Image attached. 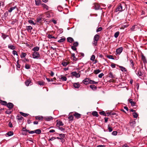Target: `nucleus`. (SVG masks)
<instances>
[{
    "label": "nucleus",
    "instance_id": "f257e3e1",
    "mask_svg": "<svg viewBox=\"0 0 147 147\" xmlns=\"http://www.w3.org/2000/svg\"><path fill=\"white\" fill-rule=\"evenodd\" d=\"M82 82L85 84H96L97 82H95L92 80H90L88 78H86L82 81Z\"/></svg>",
    "mask_w": 147,
    "mask_h": 147
},
{
    "label": "nucleus",
    "instance_id": "f03ea898",
    "mask_svg": "<svg viewBox=\"0 0 147 147\" xmlns=\"http://www.w3.org/2000/svg\"><path fill=\"white\" fill-rule=\"evenodd\" d=\"M99 36L98 34H96L94 36L93 38V41L92 42V44L93 46H97L98 41L99 39Z\"/></svg>",
    "mask_w": 147,
    "mask_h": 147
},
{
    "label": "nucleus",
    "instance_id": "7ed1b4c3",
    "mask_svg": "<svg viewBox=\"0 0 147 147\" xmlns=\"http://www.w3.org/2000/svg\"><path fill=\"white\" fill-rule=\"evenodd\" d=\"M32 58L34 59H40V55L38 52H34L32 54Z\"/></svg>",
    "mask_w": 147,
    "mask_h": 147
},
{
    "label": "nucleus",
    "instance_id": "20e7f679",
    "mask_svg": "<svg viewBox=\"0 0 147 147\" xmlns=\"http://www.w3.org/2000/svg\"><path fill=\"white\" fill-rule=\"evenodd\" d=\"M43 17V14H41L38 16L36 20V22L37 23H39L40 24H41L42 21V19Z\"/></svg>",
    "mask_w": 147,
    "mask_h": 147
},
{
    "label": "nucleus",
    "instance_id": "39448f33",
    "mask_svg": "<svg viewBox=\"0 0 147 147\" xmlns=\"http://www.w3.org/2000/svg\"><path fill=\"white\" fill-rule=\"evenodd\" d=\"M123 50V48L122 47H120L117 49L116 51V55H120L122 51Z\"/></svg>",
    "mask_w": 147,
    "mask_h": 147
},
{
    "label": "nucleus",
    "instance_id": "423d86ee",
    "mask_svg": "<svg viewBox=\"0 0 147 147\" xmlns=\"http://www.w3.org/2000/svg\"><path fill=\"white\" fill-rule=\"evenodd\" d=\"M25 84L27 86L31 85L32 84L31 80L30 79H28L26 80L25 82Z\"/></svg>",
    "mask_w": 147,
    "mask_h": 147
},
{
    "label": "nucleus",
    "instance_id": "0eeeda50",
    "mask_svg": "<svg viewBox=\"0 0 147 147\" xmlns=\"http://www.w3.org/2000/svg\"><path fill=\"white\" fill-rule=\"evenodd\" d=\"M122 10H123L121 4H120L118 6L116 11V12H117L118 11H121Z\"/></svg>",
    "mask_w": 147,
    "mask_h": 147
},
{
    "label": "nucleus",
    "instance_id": "6e6552de",
    "mask_svg": "<svg viewBox=\"0 0 147 147\" xmlns=\"http://www.w3.org/2000/svg\"><path fill=\"white\" fill-rule=\"evenodd\" d=\"M44 119L46 121H50L53 120V118L51 116L45 117H44Z\"/></svg>",
    "mask_w": 147,
    "mask_h": 147
},
{
    "label": "nucleus",
    "instance_id": "1a4fd4ad",
    "mask_svg": "<svg viewBox=\"0 0 147 147\" xmlns=\"http://www.w3.org/2000/svg\"><path fill=\"white\" fill-rule=\"evenodd\" d=\"M7 106L10 109H12L13 107V104L11 102H9L7 104Z\"/></svg>",
    "mask_w": 147,
    "mask_h": 147
},
{
    "label": "nucleus",
    "instance_id": "9d476101",
    "mask_svg": "<svg viewBox=\"0 0 147 147\" xmlns=\"http://www.w3.org/2000/svg\"><path fill=\"white\" fill-rule=\"evenodd\" d=\"M71 74L73 76H75L76 78H78L80 77V74L79 73H77L76 71L72 72L71 73Z\"/></svg>",
    "mask_w": 147,
    "mask_h": 147
},
{
    "label": "nucleus",
    "instance_id": "9b49d317",
    "mask_svg": "<svg viewBox=\"0 0 147 147\" xmlns=\"http://www.w3.org/2000/svg\"><path fill=\"white\" fill-rule=\"evenodd\" d=\"M73 86L74 88H80V84L78 82L75 83H73Z\"/></svg>",
    "mask_w": 147,
    "mask_h": 147
},
{
    "label": "nucleus",
    "instance_id": "f8f14e48",
    "mask_svg": "<svg viewBox=\"0 0 147 147\" xmlns=\"http://www.w3.org/2000/svg\"><path fill=\"white\" fill-rule=\"evenodd\" d=\"M63 122L61 121H57V126L58 127H60L61 126H63Z\"/></svg>",
    "mask_w": 147,
    "mask_h": 147
},
{
    "label": "nucleus",
    "instance_id": "ddd939ff",
    "mask_svg": "<svg viewBox=\"0 0 147 147\" xmlns=\"http://www.w3.org/2000/svg\"><path fill=\"white\" fill-rule=\"evenodd\" d=\"M74 115L76 118L78 119L80 118L81 117V115L79 113H78L76 112H75Z\"/></svg>",
    "mask_w": 147,
    "mask_h": 147
},
{
    "label": "nucleus",
    "instance_id": "4468645a",
    "mask_svg": "<svg viewBox=\"0 0 147 147\" xmlns=\"http://www.w3.org/2000/svg\"><path fill=\"white\" fill-rule=\"evenodd\" d=\"M136 74L137 75L140 77L142 76L143 74V72H142L140 69H139L138 71L136 72Z\"/></svg>",
    "mask_w": 147,
    "mask_h": 147
},
{
    "label": "nucleus",
    "instance_id": "2eb2a0df",
    "mask_svg": "<svg viewBox=\"0 0 147 147\" xmlns=\"http://www.w3.org/2000/svg\"><path fill=\"white\" fill-rule=\"evenodd\" d=\"M118 67L120 70L123 72H126L127 71V69L125 67L123 66L119 65Z\"/></svg>",
    "mask_w": 147,
    "mask_h": 147
},
{
    "label": "nucleus",
    "instance_id": "dca6fc26",
    "mask_svg": "<svg viewBox=\"0 0 147 147\" xmlns=\"http://www.w3.org/2000/svg\"><path fill=\"white\" fill-rule=\"evenodd\" d=\"M130 62L131 63V66L132 67V68L134 69H135V67L134 66V62L132 59H130Z\"/></svg>",
    "mask_w": 147,
    "mask_h": 147
},
{
    "label": "nucleus",
    "instance_id": "f3484780",
    "mask_svg": "<svg viewBox=\"0 0 147 147\" xmlns=\"http://www.w3.org/2000/svg\"><path fill=\"white\" fill-rule=\"evenodd\" d=\"M94 9L95 10H98L100 9V6L99 4L96 3L94 4Z\"/></svg>",
    "mask_w": 147,
    "mask_h": 147
},
{
    "label": "nucleus",
    "instance_id": "a211bd4d",
    "mask_svg": "<svg viewBox=\"0 0 147 147\" xmlns=\"http://www.w3.org/2000/svg\"><path fill=\"white\" fill-rule=\"evenodd\" d=\"M13 131H10L6 134V136H10L13 135Z\"/></svg>",
    "mask_w": 147,
    "mask_h": 147
},
{
    "label": "nucleus",
    "instance_id": "6ab92c4d",
    "mask_svg": "<svg viewBox=\"0 0 147 147\" xmlns=\"http://www.w3.org/2000/svg\"><path fill=\"white\" fill-rule=\"evenodd\" d=\"M129 103L131 104V105L132 106H134L135 105L136 103L134 101H133L132 99H130L129 100Z\"/></svg>",
    "mask_w": 147,
    "mask_h": 147
},
{
    "label": "nucleus",
    "instance_id": "aec40b11",
    "mask_svg": "<svg viewBox=\"0 0 147 147\" xmlns=\"http://www.w3.org/2000/svg\"><path fill=\"white\" fill-rule=\"evenodd\" d=\"M17 119L18 121H20L23 119V117L20 115H18L17 117Z\"/></svg>",
    "mask_w": 147,
    "mask_h": 147
},
{
    "label": "nucleus",
    "instance_id": "412c9836",
    "mask_svg": "<svg viewBox=\"0 0 147 147\" xmlns=\"http://www.w3.org/2000/svg\"><path fill=\"white\" fill-rule=\"evenodd\" d=\"M35 119L37 120H42L44 119V118L42 116H37L35 117Z\"/></svg>",
    "mask_w": 147,
    "mask_h": 147
},
{
    "label": "nucleus",
    "instance_id": "4be33fe9",
    "mask_svg": "<svg viewBox=\"0 0 147 147\" xmlns=\"http://www.w3.org/2000/svg\"><path fill=\"white\" fill-rule=\"evenodd\" d=\"M71 59L74 61H76L77 60V59L76 57L75 56L74 53L71 54Z\"/></svg>",
    "mask_w": 147,
    "mask_h": 147
},
{
    "label": "nucleus",
    "instance_id": "5701e85b",
    "mask_svg": "<svg viewBox=\"0 0 147 147\" xmlns=\"http://www.w3.org/2000/svg\"><path fill=\"white\" fill-rule=\"evenodd\" d=\"M39 49V47H34L32 49V50L34 51V52H37Z\"/></svg>",
    "mask_w": 147,
    "mask_h": 147
},
{
    "label": "nucleus",
    "instance_id": "b1692460",
    "mask_svg": "<svg viewBox=\"0 0 147 147\" xmlns=\"http://www.w3.org/2000/svg\"><path fill=\"white\" fill-rule=\"evenodd\" d=\"M67 39V41L70 43H72L74 41L73 39L71 37H68Z\"/></svg>",
    "mask_w": 147,
    "mask_h": 147
},
{
    "label": "nucleus",
    "instance_id": "393cba45",
    "mask_svg": "<svg viewBox=\"0 0 147 147\" xmlns=\"http://www.w3.org/2000/svg\"><path fill=\"white\" fill-rule=\"evenodd\" d=\"M37 83L40 86H44L45 85V83L43 81H38Z\"/></svg>",
    "mask_w": 147,
    "mask_h": 147
},
{
    "label": "nucleus",
    "instance_id": "a878e982",
    "mask_svg": "<svg viewBox=\"0 0 147 147\" xmlns=\"http://www.w3.org/2000/svg\"><path fill=\"white\" fill-rule=\"evenodd\" d=\"M0 103L2 105H7V102L5 101H3L2 100H0Z\"/></svg>",
    "mask_w": 147,
    "mask_h": 147
},
{
    "label": "nucleus",
    "instance_id": "bb28decb",
    "mask_svg": "<svg viewBox=\"0 0 147 147\" xmlns=\"http://www.w3.org/2000/svg\"><path fill=\"white\" fill-rule=\"evenodd\" d=\"M16 8V6L14 7H12L10 8L8 11V12L9 13H11L12 11L14 9Z\"/></svg>",
    "mask_w": 147,
    "mask_h": 147
},
{
    "label": "nucleus",
    "instance_id": "cd10ccee",
    "mask_svg": "<svg viewBox=\"0 0 147 147\" xmlns=\"http://www.w3.org/2000/svg\"><path fill=\"white\" fill-rule=\"evenodd\" d=\"M1 37L3 38L4 40L8 36V35L5 34L4 33H1Z\"/></svg>",
    "mask_w": 147,
    "mask_h": 147
},
{
    "label": "nucleus",
    "instance_id": "c85d7f7f",
    "mask_svg": "<svg viewBox=\"0 0 147 147\" xmlns=\"http://www.w3.org/2000/svg\"><path fill=\"white\" fill-rule=\"evenodd\" d=\"M23 131H26V132H28V133L30 134H33L35 133V130L29 131V130H27L26 129L25 130H23Z\"/></svg>",
    "mask_w": 147,
    "mask_h": 147
},
{
    "label": "nucleus",
    "instance_id": "c756f323",
    "mask_svg": "<svg viewBox=\"0 0 147 147\" xmlns=\"http://www.w3.org/2000/svg\"><path fill=\"white\" fill-rule=\"evenodd\" d=\"M32 28L30 26H28L26 27V30L28 31L31 32L32 30Z\"/></svg>",
    "mask_w": 147,
    "mask_h": 147
},
{
    "label": "nucleus",
    "instance_id": "7c9ffc66",
    "mask_svg": "<svg viewBox=\"0 0 147 147\" xmlns=\"http://www.w3.org/2000/svg\"><path fill=\"white\" fill-rule=\"evenodd\" d=\"M60 79L63 81H66L67 80V78L65 76H61V77Z\"/></svg>",
    "mask_w": 147,
    "mask_h": 147
},
{
    "label": "nucleus",
    "instance_id": "2f4dec72",
    "mask_svg": "<svg viewBox=\"0 0 147 147\" xmlns=\"http://www.w3.org/2000/svg\"><path fill=\"white\" fill-rule=\"evenodd\" d=\"M92 115L96 117H98V113L96 111H93L92 113Z\"/></svg>",
    "mask_w": 147,
    "mask_h": 147
},
{
    "label": "nucleus",
    "instance_id": "473e14b6",
    "mask_svg": "<svg viewBox=\"0 0 147 147\" xmlns=\"http://www.w3.org/2000/svg\"><path fill=\"white\" fill-rule=\"evenodd\" d=\"M35 132L36 134H39L41 133V131L40 129H38L35 130Z\"/></svg>",
    "mask_w": 147,
    "mask_h": 147
},
{
    "label": "nucleus",
    "instance_id": "72a5a7b5",
    "mask_svg": "<svg viewBox=\"0 0 147 147\" xmlns=\"http://www.w3.org/2000/svg\"><path fill=\"white\" fill-rule=\"evenodd\" d=\"M135 122L132 121L130 122V125L132 127H134L135 126Z\"/></svg>",
    "mask_w": 147,
    "mask_h": 147
},
{
    "label": "nucleus",
    "instance_id": "f704fd0d",
    "mask_svg": "<svg viewBox=\"0 0 147 147\" xmlns=\"http://www.w3.org/2000/svg\"><path fill=\"white\" fill-rule=\"evenodd\" d=\"M90 88L93 90H95L96 89L97 87L94 85H91L90 86Z\"/></svg>",
    "mask_w": 147,
    "mask_h": 147
},
{
    "label": "nucleus",
    "instance_id": "c9c22d12",
    "mask_svg": "<svg viewBox=\"0 0 147 147\" xmlns=\"http://www.w3.org/2000/svg\"><path fill=\"white\" fill-rule=\"evenodd\" d=\"M101 71L99 69L95 70L94 71V73L95 74H97L101 72Z\"/></svg>",
    "mask_w": 147,
    "mask_h": 147
},
{
    "label": "nucleus",
    "instance_id": "e433bc0d",
    "mask_svg": "<svg viewBox=\"0 0 147 147\" xmlns=\"http://www.w3.org/2000/svg\"><path fill=\"white\" fill-rule=\"evenodd\" d=\"M36 4V5H39L41 2L40 0H35Z\"/></svg>",
    "mask_w": 147,
    "mask_h": 147
},
{
    "label": "nucleus",
    "instance_id": "4c0bfd02",
    "mask_svg": "<svg viewBox=\"0 0 147 147\" xmlns=\"http://www.w3.org/2000/svg\"><path fill=\"white\" fill-rule=\"evenodd\" d=\"M31 66L30 65L26 64L25 65V68L26 69H29L30 68Z\"/></svg>",
    "mask_w": 147,
    "mask_h": 147
},
{
    "label": "nucleus",
    "instance_id": "58836bf2",
    "mask_svg": "<svg viewBox=\"0 0 147 147\" xmlns=\"http://www.w3.org/2000/svg\"><path fill=\"white\" fill-rule=\"evenodd\" d=\"M42 7L45 9H46L47 10L49 9L48 7L45 4L43 3L42 4Z\"/></svg>",
    "mask_w": 147,
    "mask_h": 147
},
{
    "label": "nucleus",
    "instance_id": "ea45409f",
    "mask_svg": "<svg viewBox=\"0 0 147 147\" xmlns=\"http://www.w3.org/2000/svg\"><path fill=\"white\" fill-rule=\"evenodd\" d=\"M119 32H117L115 33L114 36L115 38H117L119 34Z\"/></svg>",
    "mask_w": 147,
    "mask_h": 147
},
{
    "label": "nucleus",
    "instance_id": "a19ab883",
    "mask_svg": "<svg viewBox=\"0 0 147 147\" xmlns=\"http://www.w3.org/2000/svg\"><path fill=\"white\" fill-rule=\"evenodd\" d=\"M65 38H61V39L58 41V42L61 43L63 42L65 40Z\"/></svg>",
    "mask_w": 147,
    "mask_h": 147
},
{
    "label": "nucleus",
    "instance_id": "79ce46f5",
    "mask_svg": "<svg viewBox=\"0 0 147 147\" xmlns=\"http://www.w3.org/2000/svg\"><path fill=\"white\" fill-rule=\"evenodd\" d=\"M28 22L29 23L31 24H32L34 25H35L36 24V23H34V22L32 20H28Z\"/></svg>",
    "mask_w": 147,
    "mask_h": 147
},
{
    "label": "nucleus",
    "instance_id": "37998d69",
    "mask_svg": "<svg viewBox=\"0 0 147 147\" xmlns=\"http://www.w3.org/2000/svg\"><path fill=\"white\" fill-rule=\"evenodd\" d=\"M26 54L24 53H22L20 55V57L22 58H24L26 57Z\"/></svg>",
    "mask_w": 147,
    "mask_h": 147
},
{
    "label": "nucleus",
    "instance_id": "c03bdc74",
    "mask_svg": "<svg viewBox=\"0 0 147 147\" xmlns=\"http://www.w3.org/2000/svg\"><path fill=\"white\" fill-rule=\"evenodd\" d=\"M68 118L69 120L72 121L73 120L74 117L72 115H71L68 117Z\"/></svg>",
    "mask_w": 147,
    "mask_h": 147
},
{
    "label": "nucleus",
    "instance_id": "a18cd8bd",
    "mask_svg": "<svg viewBox=\"0 0 147 147\" xmlns=\"http://www.w3.org/2000/svg\"><path fill=\"white\" fill-rule=\"evenodd\" d=\"M20 113L22 115L25 117H26L28 115V114H27L25 113L21 112H20Z\"/></svg>",
    "mask_w": 147,
    "mask_h": 147
},
{
    "label": "nucleus",
    "instance_id": "49530a36",
    "mask_svg": "<svg viewBox=\"0 0 147 147\" xmlns=\"http://www.w3.org/2000/svg\"><path fill=\"white\" fill-rule=\"evenodd\" d=\"M108 129L110 132H111L113 131L112 127H110L109 125H108Z\"/></svg>",
    "mask_w": 147,
    "mask_h": 147
},
{
    "label": "nucleus",
    "instance_id": "de8ad7c7",
    "mask_svg": "<svg viewBox=\"0 0 147 147\" xmlns=\"http://www.w3.org/2000/svg\"><path fill=\"white\" fill-rule=\"evenodd\" d=\"M102 29V27H100L98 28L96 30V32H97L101 31Z\"/></svg>",
    "mask_w": 147,
    "mask_h": 147
},
{
    "label": "nucleus",
    "instance_id": "09e8293b",
    "mask_svg": "<svg viewBox=\"0 0 147 147\" xmlns=\"http://www.w3.org/2000/svg\"><path fill=\"white\" fill-rule=\"evenodd\" d=\"M133 117L135 118H136L138 116V115L136 113H133Z\"/></svg>",
    "mask_w": 147,
    "mask_h": 147
},
{
    "label": "nucleus",
    "instance_id": "8fccbe9b",
    "mask_svg": "<svg viewBox=\"0 0 147 147\" xmlns=\"http://www.w3.org/2000/svg\"><path fill=\"white\" fill-rule=\"evenodd\" d=\"M8 48L10 49L13 50L15 49V47L13 45H9L8 46Z\"/></svg>",
    "mask_w": 147,
    "mask_h": 147
},
{
    "label": "nucleus",
    "instance_id": "3c124183",
    "mask_svg": "<svg viewBox=\"0 0 147 147\" xmlns=\"http://www.w3.org/2000/svg\"><path fill=\"white\" fill-rule=\"evenodd\" d=\"M99 113L101 115H103L105 116H106V114L104 111L100 112H99Z\"/></svg>",
    "mask_w": 147,
    "mask_h": 147
},
{
    "label": "nucleus",
    "instance_id": "603ef678",
    "mask_svg": "<svg viewBox=\"0 0 147 147\" xmlns=\"http://www.w3.org/2000/svg\"><path fill=\"white\" fill-rule=\"evenodd\" d=\"M68 63L67 62H63L61 64L64 66H65L68 65Z\"/></svg>",
    "mask_w": 147,
    "mask_h": 147
},
{
    "label": "nucleus",
    "instance_id": "864d4df0",
    "mask_svg": "<svg viewBox=\"0 0 147 147\" xmlns=\"http://www.w3.org/2000/svg\"><path fill=\"white\" fill-rule=\"evenodd\" d=\"M107 57L109 59H114V58H113V56L111 55H107Z\"/></svg>",
    "mask_w": 147,
    "mask_h": 147
},
{
    "label": "nucleus",
    "instance_id": "5fc2aeb1",
    "mask_svg": "<svg viewBox=\"0 0 147 147\" xmlns=\"http://www.w3.org/2000/svg\"><path fill=\"white\" fill-rule=\"evenodd\" d=\"M78 43L77 42H76L73 43V46L75 47H77L78 46Z\"/></svg>",
    "mask_w": 147,
    "mask_h": 147
},
{
    "label": "nucleus",
    "instance_id": "6e6d98bb",
    "mask_svg": "<svg viewBox=\"0 0 147 147\" xmlns=\"http://www.w3.org/2000/svg\"><path fill=\"white\" fill-rule=\"evenodd\" d=\"M117 131H114L112 133V135L114 136H116L117 135Z\"/></svg>",
    "mask_w": 147,
    "mask_h": 147
},
{
    "label": "nucleus",
    "instance_id": "4d7b16f0",
    "mask_svg": "<svg viewBox=\"0 0 147 147\" xmlns=\"http://www.w3.org/2000/svg\"><path fill=\"white\" fill-rule=\"evenodd\" d=\"M95 59V56L94 55H92L90 58V60L92 61H94V59Z\"/></svg>",
    "mask_w": 147,
    "mask_h": 147
},
{
    "label": "nucleus",
    "instance_id": "13d9d810",
    "mask_svg": "<svg viewBox=\"0 0 147 147\" xmlns=\"http://www.w3.org/2000/svg\"><path fill=\"white\" fill-rule=\"evenodd\" d=\"M59 136L61 138H64L65 137V134H59Z\"/></svg>",
    "mask_w": 147,
    "mask_h": 147
},
{
    "label": "nucleus",
    "instance_id": "bf43d9fd",
    "mask_svg": "<svg viewBox=\"0 0 147 147\" xmlns=\"http://www.w3.org/2000/svg\"><path fill=\"white\" fill-rule=\"evenodd\" d=\"M109 77L112 78H113L114 77L113 76V73L111 72H110L109 73Z\"/></svg>",
    "mask_w": 147,
    "mask_h": 147
},
{
    "label": "nucleus",
    "instance_id": "052dcab7",
    "mask_svg": "<svg viewBox=\"0 0 147 147\" xmlns=\"http://www.w3.org/2000/svg\"><path fill=\"white\" fill-rule=\"evenodd\" d=\"M142 59L144 62L146 61L145 57L143 55H142Z\"/></svg>",
    "mask_w": 147,
    "mask_h": 147
},
{
    "label": "nucleus",
    "instance_id": "680f3d73",
    "mask_svg": "<svg viewBox=\"0 0 147 147\" xmlns=\"http://www.w3.org/2000/svg\"><path fill=\"white\" fill-rule=\"evenodd\" d=\"M104 74L102 73L98 75V77L99 78H102V76H104Z\"/></svg>",
    "mask_w": 147,
    "mask_h": 147
},
{
    "label": "nucleus",
    "instance_id": "e2e57ef3",
    "mask_svg": "<svg viewBox=\"0 0 147 147\" xmlns=\"http://www.w3.org/2000/svg\"><path fill=\"white\" fill-rule=\"evenodd\" d=\"M1 5H2L3 7L4 5V4L3 2L0 1V6H1Z\"/></svg>",
    "mask_w": 147,
    "mask_h": 147
},
{
    "label": "nucleus",
    "instance_id": "0e129e2a",
    "mask_svg": "<svg viewBox=\"0 0 147 147\" xmlns=\"http://www.w3.org/2000/svg\"><path fill=\"white\" fill-rule=\"evenodd\" d=\"M71 49L74 51H76V47H75L74 46H72L71 47Z\"/></svg>",
    "mask_w": 147,
    "mask_h": 147
},
{
    "label": "nucleus",
    "instance_id": "69168bd1",
    "mask_svg": "<svg viewBox=\"0 0 147 147\" xmlns=\"http://www.w3.org/2000/svg\"><path fill=\"white\" fill-rule=\"evenodd\" d=\"M58 128H59V129L61 131H64L65 130V129L64 128H63V127H58Z\"/></svg>",
    "mask_w": 147,
    "mask_h": 147
},
{
    "label": "nucleus",
    "instance_id": "338daca9",
    "mask_svg": "<svg viewBox=\"0 0 147 147\" xmlns=\"http://www.w3.org/2000/svg\"><path fill=\"white\" fill-rule=\"evenodd\" d=\"M13 53L14 55H18L16 51H15V50L13 51Z\"/></svg>",
    "mask_w": 147,
    "mask_h": 147
},
{
    "label": "nucleus",
    "instance_id": "774afa93",
    "mask_svg": "<svg viewBox=\"0 0 147 147\" xmlns=\"http://www.w3.org/2000/svg\"><path fill=\"white\" fill-rule=\"evenodd\" d=\"M5 113L6 114H10L11 113V111H10L9 110H7L6 111Z\"/></svg>",
    "mask_w": 147,
    "mask_h": 147
}]
</instances>
